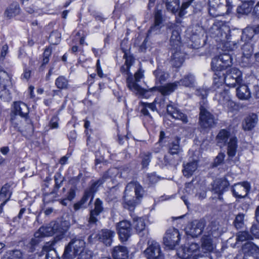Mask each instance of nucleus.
Wrapping results in <instances>:
<instances>
[{"label":"nucleus","mask_w":259,"mask_h":259,"mask_svg":"<svg viewBox=\"0 0 259 259\" xmlns=\"http://www.w3.org/2000/svg\"><path fill=\"white\" fill-rule=\"evenodd\" d=\"M230 136V133L225 129L221 130L217 136V141L218 145L222 147L226 145Z\"/></svg>","instance_id":"nucleus-35"},{"label":"nucleus","mask_w":259,"mask_h":259,"mask_svg":"<svg viewBox=\"0 0 259 259\" xmlns=\"http://www.w3.org/2000/svg\"><path fill=\"white\" fill-rule=\"evenodd\" d=\"M133 226L139 234L141 233L145 229V223L141 218H134L133 219Z\"/></svg>","instance_id":"nucleus-48"},{"label":"nucleus","mask_w":259,"mask_h":259,"mask_svg":"<svg viewBox=\"0 0 259 259\" xmlns=\"http://www.w3.org/2000/svg\"><path fill=\"white\" fill-rule=\"evenodd\" d=\"M103 183H104L102 181V180H101L100 179H99L97 181L93 183V184H92V185L90 187V189L89 190L85 191L91 192V196H92V198H91L89 203H91L93 201V197H94L93 194L94 193H95L96 192H97V191L98 190V187Z\"/></svg>","instance_id":"nucleus-54"},{"label":"nucleus","mask_w":259,"mask_h":259,"mask_svg":"<svg viewBox=\"0 0 259 259\" xmlns=\"http://www.w3.org/2000/svg\"><path fill=\"white\" fill-rule=\"evenodd\" d=\"M181 156L168 152L167 154L164 157V163L166 165L176 166L179 164V162L181 161Z\"/></svg>","instance_id":"nucleus-39"},{"label":"nucleus","mask_w":259,"mask_h":259,"mask_svg":"<svg viewBox=\"0 0 259 259\" xmlns=\"http://www.w3.org/2000/svg\"><path fill=\"white\" fill-rule=\"evenodd\" d=\"M179 87L178 82L168 83L164 85L154 87L149 89L151 92L158 91L163 96H168L174 92Z\"/></svg>","instance_id":"nucleus-21"},{"label":"nucleus","mask_w":259,"mask_h":259,"mask_svg":"<svg viewBox=\"0 0 259 259\" xmlns=\"http://www.w3.org/2000/svg\"><path fill=\"white\" fill-rule=\"evenodd\" d=\"M250 185L248 182H244L242 183L235 184L232 187L233 195L236 198H244L250 189Z\"/></svg>","instance_id":"nucleus-18"},{"label":"nucleus","mask_w":259,"mask_h":259,"mask_svg":"<svg viewBox=\"0 0 259 259\" xmlns=\"http://www.w3.org/2000/svg\"><path fill=\"white\" fill-rule=\"evenodd\" d=\"M55 182V188L51 193L55 194L57 193V190L61 187L64 181V177H62L60 173H56L54 176Z\"/></svg>","instance_id":"nucleus-53"},{"label":"nucleus","mask_w":259,"mask_h":259,"mask_svg":"<svg viewBox=\"0 0 259 259\" xmlns=\"http://www.w3.org/2000/svg\"><path fill=\"white\" fill-rule=\"evenodd\" d=\"M148 246L144 253L147 259H164L159 244L155 241H149Z\"/></svg>","instance_id":"nucleus-11"},{"label":"nucleus","mask_w":259,"mask_h":259,"mask_svg":"<svg viewBox=\"0 0 259 259\" xmlns=\"http://www.w3.org/2000/svg\"><path fill=\"white\" fill-rule=\"evenodd\" d=\"M20 7L17 3L12 4L5 11V14L9 18L13 17L20 13Z\"/></svg>","instance_id":"nucleus-44"},{"label":"nucleus","mask_w":259,"mask_h":259,"mask_svg":"<svg viewBox=\"0 0 259 259\" xmlns=\"http://www.w3.org/2000/svg\"><path fill=\"white\" fill-rule=\"evenodd\" d=\"M210 36L216 38L217 41L224 43V47L228 50H233L237 48V43H233L231 47L230 42H226L230 38L231 30L230 27L222 21L216 20L209 30Z\"/></svg>","instance_id":"nucleus-1"},{"label":"nucleus","mask_w":259,"mask_h":259,"mask_svg":"<svg viewBox=\"0 0 259 259\" xmlns=\"http://www.w3.org/2000/svg\"><path fill=\"white\" fill-rule=\"evenodd\" d=\"M195 81L194 76L191 73H189L184 75L179 81H176V82H179V86L183 85L185 87L191 88L194 85Z\"/></svg>","instance_id":"nucleus-38"},{"label":"nucleus","mask_w":259,"mask_h":259,"mask_svg":"<svg viewBox=\"0 0 259 259\" xmlns=\"http://www.w3.org/2000/svg\"><path fill=\"white\" fill-rule=\"evenodd\" d=\"M166 109L167 114L173 118L181 120L183 123H187L188 122L187 115L181 112L175 106L170 104L168 105Z\"/></svg>","instance_id":"nucleus-20"},{"label":"nucleus","mask_w":259,"mask_h":259,"mask_svg":"<svg viewBox=\"0 0 259 259\" xmlns=\"http://www.w3.org/2000/svg\"><path fill=\"white\" fill-rule=\"evenodd\" d=\"M14 116L19 115L26 119L29 113V109L26 104L22 102H16L14 103Z\"/></svg>","instance_id":"nucleus-29"},{"label":"nucleus","mask_w":259,"mask_h":259,"mask_svg":"<svg viewBox=\"0 0 259 259\" xmlns=\"http://www.w3.org/2000/svg\"><path fill=\"white\" fill-rule=\"evenodd\" d=\"M181 138L179 137H176L171 141L168 144V152L174 155H177L181 156L183 152V149L180 146Z\"/></svg>","instance_id":"nucleus-26"},{"label":"nucleus","mask_w":259,"mask_h":259,"mask_svg":"<svg viewBox=\"0 0 259 259\" xmlns=\"http://www.w3.org/2000/svg\"><path fill=\"white\" fill-rule=\"evenodd\" d=\"M252 239V235L247 231H239L236 234L237 242H243Z\"/></svg>","instance_id":"nucleus-49"},{"label":"nucleus","mask_w":259,"mask_h":259,"mask_svg":"<svg viewBox=\"0 0 259 259\" xmlns=\"http://www.w3.org/2000/svg\"><path fill=\"white\" fill-rule=\"evenodd\" d=\"M153 74L155 77L156 83L162 84L169 77V74L162 69L157 68L153 72Z\"/></svg>","instance_id":"nucleus-43"},{"label":"nucleus","mask_w":259,"mask_h":259,"mask_svg":"<svg viewBox=\"0 0 259 259\" xmlns=\"http://www.w3.org/2000/svg\"><path fill=\"white\" fill-rule=\"evenodd\" d=\"M199 124L204 129L210 128L217 123L214 115L209 111L208 103L203 101L200 103Z\"/></svg>","instance_id":"nucleus-4"},{"label":"nucleus","mask_w":259,"mask_h":259,"mask_svg":"<svg viewBox=\"0 0 259 259\" xmlns=\"http://www.w3.org/2000/svg\"><path fill=\"white\" fill-rule=\"evenodd\" d=\"M214 0H209V8L208 9V13L209 15L212 17H217L218 16L223 15L224 13L220 11V6L215 3Z\"/></svg>","instance_id":"nucleus-41"},{"label":"nucleus","mask_w":259,"mask_h":259,"mask_svg":"<svg viewBox=\"0 0 259 259\" xmlns=\"http://www.w3.org/2000/svg\"><path fill=\"white\" fill-rule=\"evenodd\" d=\"M232 58L230 54L223 53L215 56L212 59L211 66L213 71H222L232 65Z\"/></svg>","instance_id":"nucleus-6"},{"label":"nucleus","mask_w":259,"mask_h":259,"mask_svg":"<svg viewBox=\"0 0 259 259\" xmlns=\"http://www.w3.org/2000/svg\"><path fill=\"white\" fill-rule=\"evenodd\" d=\"M199 248V245L194 242H189L177 251L178 256L181 259H188Z\"/></svg>","instance_id":"nucleus-13"},{"label":"nucleus","mask_w":259,"mask_h":259,"mask_svg":"<svg viewBox=\"0 0 259 259\" xmlns=\"http://www.w3.org/2000/svg\"><path fill=\"white\" fill-rule=\"evenodd\" d=\"M201 248L205 252H210L213 249L212 239L209 235H204L201 239Z\"/></svg>","instance_id":"nucleus-45"},{"label":"nucleus","mask_w":259,"mask_h":259,"mask_svg":"<svg viewBox=\"0 0 259 259\" xmlns=\"http://www.w3.org/2000/svg\"><path fill=\"white\" fill-rule=\"evenodd\" d=\"M168 28L172 30L170 38V46L172 47V48L176 49H180L182 42L178 26L175 24H171L168 26Z\"/></svg>","instance_id":"nucleus-22"},{"label":"nucleus","mask_w":259,"mask_h":259,"mask_svg":"<svg viewBox=\"0 0 259 259\" xmlns=\"http://www.w3.org/2000/svg\"><path fill=\"white\" fill-rule=\"evenodd\" d=\"M242 5L238 7L237 12L238 14L247 15L250 13L252 10V7L255 2H242Z\"/></svg>","instance_id":"nucleus-40"},{"label":"nucleus","mask_w":259,"mask_h":259,"mask_svg":"<svg viewBox=\"0 0 259 259\" xmlns=\"http://www.w3.org/2000/svg\"><path fill=\"white\" fill-rule=\"evenodd\" d=\"M91 197V192L85 191L81 199L73 205V209L75 211H78L80 209H85L87 207L86 203L89 199Z\"/></svg>","instance_id":"nucleus-33"},{"label":"nucleus","mask_w":259,"mask_h":259,"mask_svg":"<svg viewBox=\"0 0 259 259\" xmlns=\"http://www.w3.org/2000/svg\"><path fill=\"white\" fill-rule=\"evenodd\" d=\"M205 222L203 220H194L188 225L186 228V233L192 237H197L203 232Z\"/></svg>","instance_id":"nucleus-16"},{"label":"nucleus","mask_w":259,"mask_h":259,"mask_svg":"<svg viewBox=\"0 0 259 259\" xmlns=\"http://www.w3.org/2000/svg\"><path fill=\"white\" fill-rule=\"evenodd\" d=\"M180 240V233L177 229L175 228L167 231L163 237V243L165 246L170 249H173Z\"/></svg>","instance_id":"nucleus-14"},{"label":"nucleus","mask_w":259,"mask_h":259,"mask_svg":"<svg viewBox=\"0 0 259 259\" xmlns=\"http://www.w3.org/2000/svg\"><path fill=\"white\" fill-rule=\"evenodd\" d=\"M170 142L169 137L167 136L164 132L161 131L159 134V138L158 143L162 146H165L167 143Z\"/></svg>","instance_id":"nucleus-59"},{"label":"nucleus","mask_w":259,"mask_h":259,"mask_svg":"<svg viewBox=\"0 0 259 259\" xmlns=\"http://www.w3.org/2000/svg\"><path fill=\"white\" fill-rule=\"evenodd\" d=\"M210 186V190L218 195L219 199L222 200V195L228 190L230 184L226 178H223L214 180Z\"/></svg>","instance_id":"nucleus-10"},{"label":"nucleus","mask_w":259,"mask_h":259,"mask_svg":"<svg viewBox=\"0 0 259 259\" xmlns=\"http://www.w3.org/2000/svg\"><path fill=\"white\" fill-rule=\"evenodd\" d=\"M179 3V0H165L166 7L167 10L174 11Z\"/></svg>","instance_id":"nucleus-61"},{"label":"nucleus","mask_w":259,"mask_h":259,"mask_svg":"<svg viewBox=\"0 0 259 259\" xmlns=\"http://www.w3.org/2000/svg\"><path fill=\"white\" fill-rule=\"evenodd\" d=\"M140 107L141 113L144 116L148 117L150 118H152V116L149 113V110L153 112L157 111V108L154 102L151 103L141 102Z\"/></svg>","instance_id":"nucleus-31"},{"label":"nucleus","mask_w":259,"mask_h":259,"mask_svg":"<svg viewBox=\"0 0 259 259\" xmlns=\"http://www.w3.org/2000/svg\"><path fill=\"white\" fill-rule=\"evenodd\" d=\"M124 193L134 195L135 198L140 202L145 195V191L138 182L133 181L126 186Z\"/></svg>","instance_id":"nucleus-9"},{"label":"nucleus","mask_w":259,"mask_h":259,"mask_svg":"<svg viewBox=\"0 0 259 259\" xmlns=\"http://www.w3.org/2000/svg\"><path fill=\"white\" fill-rule=\"evenodd\" d=\"M231 79L236 80L238 84H240L242 80L241 71L236 68H232L224 77V81L226 84H232L230 81Z\"/></svg>","instance_id":"nucleus-24"},{"label":"nucleus","mask_w":259,"mask_h":259,"mask_svg":"<svg viewBox=\"0 0 259 259\" xmlns=\"http://www.w3.org/2000/svg\"><path fill=\"white\" fill-rule=\"evenodd\" d=\"M116 228L119 239L122 242L127 240L132 234L131 224L126 220L117 223Z\"/></svg>","instance_id":"nucleus-15"},{"label":"nucleus","mask_w":259,"mask_h":259,"mask_svg":"<svg viewBox=\"0 0 259 259\" xmlns=\"http://www.w3.org/2000/svg\"><path fill=\"white\" fill-rule=\"evenodd\" d=\"M40 241L41 238L39 237H36L35 233L34 237L31 238L30 241L26 245L28 251L30 252H33L35 250L36 246Z\"/></svg>","instance_id":"nucleus-50"},{"label":"nucleus","mask_w":259,"mask_h":259,"mask_svg":"<svg viewBox=\"0 0 259 259\" xmlns=\"http://www.w3.org/2000/svg\"><path fill=\"white\" fill-rule=\"evenodd\" d=\"M58 223H51L48 226L41 227L37 232H35V236L40 238L45 236H52L58 234Z\"/></svg>","instance_id":"nucleus-17"},{"label":"nucleus","mask_w":259,"mask_h":259,"mask_svg":"<svg viewBox=\"0 0 259 259\" xmlns=\"http://www.w3.org/2000/svg\"><path fill=\"white\" fill-rule=\"evenodd\" d=\"M70 226V223L68 221H65L61 222L60 224H59L58 230V235H57L55 238V240H59L61 239L64 233L68 229Z\"/></svg>","instance_id":"nucleus-46"},{"label":"nucleus","mask_w":259,"mask_h":259,"mask_svg":"<svg viewBox=\"0 0 259 259\" xmlns=\"http://www.w3.org/2000/svg\"><path fill=\"white\" fill-rule=\"evenodd\" d=\"M49 40L52 45L58 44L61 40V33L57 30L52 31L50 35Z\"/></svg>","instance_id":"nucleus-52"},{"label":"nucleus","mask_w":259,"mask_h":259,"mask_svg":"<svg viewBox=\"0 0 259 259\" xmlns=\"http://www.w3.org/2000/svg\"><path fill=\"white\" fill-rule=\"evenodd\" d=\"M103 202L100 198H97L94 203V208L90 211L88 219V226L91 228L97 225L100 214L104 211Z\"/></svg>","instance_id":"nucleus-8"},{"label":"nucleus","mask_w":259,"mask_h":259,"mask_svg":"<svg viewBox=\"0 0 259 259\" xmlns=\"http://www.w3.org/2000/svg\"><path fill=\"white\" fill-rule=\"evenodd\" d=\"M141 158L143 167H146L151 161V153L150 152L142 153Z\"/></svg>","instance_id":"nucleus-56"},{"label":"nucleus","mask_w":259,"mask_h":259,"mask_svg":"<svg viewBox=\"0 0 259 259\" xmlns=\"http://www.w3.org/2000/svg\"><path fill=\"white\" fill-rule=\"evenodd\" d=\"M140 202L137 200L134 195H126L124 193L123 196V207L128 209L130 211L133 210L135 206L138 204Z\"/></svg>","instance_id":"nucleus-30"},{"label":"nucleus","mask_w":259,"mask_h":259,"mask_svg":"<svg viewBox=\"0 0 259 259\" xmlns=\"http://www.w3.org/2000/svg\"><path fill=\"white\" fill-rule=\"evenodd\" d=\"M208 90L204 89V88H200L197 89L196 91V95L199 97H200L202 100L200 102H203V101H206L207 103L206 98L208 95Z\"/></svg>","instance_id":"nucleus-58"},{"label":"nucleus","mask_w":259,"mask_h":259,"mask_svg":"<svg viewBox=\"0 0 259 259\" xmlns=\"http://www.w3.org/2000/svg\"><path fill=\"white\" fill-rule=\"evenodd\" d=\"M23 253L20 250H14L10 252L8 259H24Z\"/></svg>","instance_id":"nucleus-57"},{"label":"nucleus","mask_w":259,"mask_h":259,"mask_svg":"<svg viewBox=\"0 0 259 259\" xmlns=\"http://www.w3.org/2000/svg\"><path fill=\"white\" fill-rule=\"evenodd\" d=\"M172 56L170 62L175 67H180L184 61L183 54L180 51V49H171Z\"/></svg>","instance_id":"nucleus-25"},{"label":"nucleus","mask_w":259,"mask_h":259,"mask_svg":"<svg viewBox=\"0 0 259 259\" xmlns=\"http://www.w3.org/2000/svg\"><path fill=\"white\" fill-rule=\"evenodd\" d=\"M46 252V259H60L55 249H50Z\"/></svg>","instance_id":"nucleus-64"},{"label":"nucleus","mask_w":259,"mask_h":259,"mask_svg":"<svg viewBox=\"0 0 259 259\" xmlns=\"http://www.w3.org/2000/svg\"><path fill=\"white\" fill-rule=\"evenodd\" d=\"M85 246V243L83 237L77 235L73 237L65 247L62 259H71L75 257L79 253L84 251Z\"/></svg>","instance_id":"nucleus-3"},{"label":"nucleus","mask_w":259,"mask_h":259,"mask_svg":"<svg viewBox=\"0 0 259 259\" xmlns=\"http://www.w3.org/2000/svg\"><path fill=\"white\" fill-rule=\"evenodd\" d=\"M112 256L113 259H127L128 251L125 246H116L112 249Z\"/></svg>","instance_id":"nucleus-28"},{"label":"nucleus","mask_w":259,"mask_h":259,"mask_svg":"<svg viewBox=\"0 0 259 259\" xmlns=\"http://www.w3.org/2000/svg\"><path fill=\"white\" fill-rule=\"evenodd\" d=\"M12 191L11 186L9 184H5L1 188L0 192V200H7L8 202L12 195Z\"/></svg>","instance_id":"nucleus-42"},{"label":"nucleus","mask_w":259,"mask_h":259,"mask_svg":"<svg viewBox=\"0 0 259 259\" xmlns=\"http://www.w3.org/2000/svg\"><path fill=\"white\" fill-rule=\"evenodd\" d=\"M239 86L236 89L237 96L241 100H247L251 96V93L248 87L245 84H238Z\"/></svg>","instance_id":"nucleus-34"},{"label":"nucleus","mask_w":259,"mask_h":259,"mask_svg":"<svg viewBox=\"0 0 259 259\" xmlns=\"http://www.w3.org/2000/svg\"><path fill=\"white\" fill-rule=\"evenodd\" d=\"M114 235V231L107 229H102L96 234L97 240L107 246L111 245Z\"/></svg>","instance_id":"nucleus-19"},{"label":"nucleus","mask_w":259,"mask_h":259,"mask_svg":"<svg viewBox=\"0 0 259 259\" xmlns=\"http://www.w3.org/2000/svg\"><path fill=\"white\" fill-rule=\"evenodd\" d=\"M244 217L245 214L242 213H239L236 215L233 222V224L234 227L237 229H240L243 227L244 225Z\"/></svg>","instance_id":"nucleus-51"},{"label":"nucleus","mask_w":259,"mask_h":259,"mask_svg":"<svg viewBox=\"0 0 259 259\" xmlns=\"http://www.w3.org/2000/svg\"><path fill=\"white\" fill-rule=\"evenodd\" d=\"M198 163L197 160H193L184 164V169L183 172L184 175L187 177H191L194 171L197 169Z\"/></svg>","instance_id":"nucleus-32"},{"label":"nucleus","mask_w":259,"mask_h":259,"mask_svg":"<svg viewBox=\"0 0 259 259\" xmlns=\"http://www.w3.org/2000/svg\"><path fill=\"white\" fill-rule=\"evenodd\" d=\"M242 62H245V66L250 67L253 63L250 61V59L252 56L253 48L252 44L250 42L245 43L242 47Z\"/></svg>","instance_id":"nucleus-23"},{"label":"nucleus","mask_w":259,"mask_h":259,"mask_svg":"<svg viewBox=\"0 0 259 259\" xmlns=\"http://www.w3.org/2000/svg\"><path fill=\"white\" fill-rule=\"evenodd\" d=\"M11 79V76L0 66V98L4 101L9 102L12 98L9 90L12 87Z\"/></svg>","instance_id":"nucleus-5"},{"label":"nucleus","mask_w":259,"mask_h":259,"mask_svg":"<svg viewBox=\"0 0 259 259\" xmlns=\"http://www.w3.org/2000/svg\"><path fill=\"white\" fill-rule=\"evenodd\" d=\"M242 249L245 254L248 255L259 253V247L251 241L246 242L242 246Z\"/></svg>","instance_id":"nucleus-36"},{"label":"nucleus","mask_w":259,"mask_h":259,"mask_svg":"<svg viewBox=\"0 0 259 259\" xmlns=\"http://www.w3.org/2000/svg\"><path fill=\"white\" fill-rule=\"evenodd\" d=\"M164 21L162 11L161 9H158L157 6L154 13V23L148 31L147 37L160 33L161 29L164 26Z\"/></svg>","instance_id":"nucleus-7"},{"label":"nucleus","mask_w":259,"mask_h":259,"mask_svg":"<svg viewBox=\"0 0 259 259\" xmlns=\"http://www.w3.org/2000/svg\"><path fill=\"white\" fill-rule=\"evenodd\" d=\"M258 121V117L255 113H251L246 117L242 123L243 128L245 131H250L253 128Z\"/></svg>","instance_id":"nucleus-27"},{"label":"nucleus","mask_w":259,"mask_h":259,"mask_svg":"<svg viewBox=\"0 0 259 259\" xmlns=\"http://www.w3.org/2000/svg\"><path fill=\"white\" fill-rule=\"evenodd\" d=\"M227 154L229 157L232 158L235 155L238 147L237 138L231 137L227 143Z\"/></svg>","instance_id":"nucleus-37"},{"label":"nucleus","mask_w":259,"mask_h":259,"mask_svg":"<svg viewBox=\"0 0 259 259\" xmlns=\"http://www.w3.org/2000/svg\"><path fill=\"white\" fill-rule=\"evenodd\" d=\"M56 87L60 90H66L69 88V81L64 76H59L55 80Z\"/></svg>","instance_id":"nucleus-47"},{"label":"nucleus","mask_w":259,"mask_h":259,"mask_svg":"<svg viewBox=\"0 0 259 259\" xmlns=\"http://www.w3.org/2000/svg\"><path fill=\"white\" fill-rule=\"evenodd\" d=\"M130 67L125 65V64L120 67V72L127 75L126 84L128 88L132 92L136 94L142 93V89L141 87L134 81V78L132 73L130 72Z\"/></svg>","instance_id":"nucleus-12"},{"label":"nucleus","mask_w":259,"mask_h":259,"mask_svg":"<svg viewBox=\"0 0 259 259\" xmlns=\"http://www.w3.org/2000/svg\"><path fill=\"white\" fill-rule=\"evenodd\" d=\"M12 126L17 131L21 132L20 122L18 116H14L11 118Z\"/></svg>","instance_id":"nucleus-63"},{"label":"nucleus","mask_w":259,"mask_h":259,"mask_svg":"<svg viewBox=\"0 0 259 259\" xmlns=\"http://www.w3.org/2000/svg\"><path fill=\"white\" fill-rule=\"evenodd\" d=\"M218 6L225 5V7L227 8V12H229L230 10H231L233 5L232 4V0H214Z\"/></svg>","instance_id":"nucleus-62"},{"label":"nucleus","mask_w":259,"mask_h":259,"mask_svg":"<svg viewBox=\"0 0 259 259\" xmlns=\"http://www.w3.org/2000/svg\"><path fill=\"white\" fill-rule=\"evenodd\" d=\"M212 88L215 91L214 100H217L220 104L227 108L230 111L236 109V103L230 99L229 91L225 88L222 81L215 82Z\"/></svg>","instance_id":"nucleus-2"},{"label":"nucleus","mask_w":259,"mask_h":259,"mask_svg":"<svg viewBox=\"0 0 259 259\" xmlns=\"http://www.w3.org/2000/svg\"><path fill=\"white\" fill-rule=\"evenodd\" d=\"M117 172V170L116 168H110L104 173L103 176L100 178V179L102 180V181L104 183L108 179H111L115 177Z\"/></svg>","instance_id":"nucleus-55"},{"label":"nucleus","mask_w":259,"mask_h":259,"mask_svg":"<svg viewBox=\"0 0 259 259\" xmlns=\"http://www.w3.org/2000/svg\"><path fill=\"white\" fill-rule=\"evenodd\" d=\"M225 157V155L223 153H220L218 155V156L215 157V158L214 160V161L212 163V166L213 167H217L219 165L223 163L224 158Z\"/></svg>","instance_id":"nucleus-60"}]
</instances>
